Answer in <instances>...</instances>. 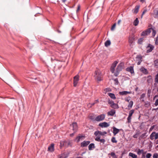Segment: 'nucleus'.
Masks as SVG:
<instances>
[{
    "label": "nucleus",
    "mask_w": 158,
    "mask_h": 158,
    "mask_svg": "<svg viewBox=\"0 0 158 158\" xmlns=\"http://www.w3.org/2000/svg\"><path fill=\"white\" fill-rule=\"evenodd\" d=\"M90 142L89 141H84L81 144V147H84L88 145L90 143Z\"/></svg>",
    "instance_id": "nucleus-17"
},
{
    "label": "nucleus",
    "mask_w": 158,
    "mask_h": 158,
    "mask_svg": "<svg viewBox=\"0 0 158 158\" xmlns=\"http://www.w3.org/2000/svg\"><path fill=\"white\" fill-rule=\"evenodd\" d=\"M87 106H88V107L89 108H91L92 106H91V105L90 103H89L88 104Z\"/></svg>",
    "instance_id": "nucleus-59"
},
{
    "label": "nucleus",
    "mask_w": 158,
    "mask_h": 158,
    "mask_svg": "<svg viewBox=\"0 0 158 158\" xmlns=\"http://www.w3.org/2000/svg\"><path fill=\"white\" fill-rule=\"evenodd\" d=\"M63 145L64 146L67 147L69 146L71 147L72 144L71 142L69 141H64L63 142Z\"/></svg>",
    "instance_id": "nucleus-12"
},
{
    "label": "nucleus",
    "mask_w": 158,
    "mask_h": 158,
    "mask_svg": "<svg viewBox=\"0 0 158 158\" xmlns=\"http://www.w3.org/2000/svg\"><path fill=\"white\" fill-rule=\"evenodd\" d=\"M82 138H84L85 136L81 134H79L78 136H77L75 139V141H76L77 143H78L81 139Z\"/></svg>",
    "instance_id": "nucleus-15"
},
{
    "label": "nucleus",
    "mask_w": 158,
    "mask_h": 158,
    "mask_svg": "<svg viewBox=\"0 0 158 158\" xmlns=\"http://www.w3.org/2000/svg\"><path fill=\"white\" fill-rule=\"evenodd\" d=\"M94 102H95V104H96V103H98V102H99V100H98V99H97V100H95L94 101Z\"/></svg>",
    "instance_id": "nucleus-57"
},
{
    "label": "nucleus",
    "mask_w": 158,
    "mask_h": 158,
    "mask_svg": "<svg viewBox=\"0 0 158 158\" xmlns=\"http://www.w3.org/2000/svg\"><path fill=\"white\" fill-rule=\"evenodd\" d=\"M140 7L139 5L136 6L135 8L132 10V11L134 14H137L139 11V9Z\"/></svg>",
    "instance_id": "nucleus-18"
},
{
    "label": "nucleus",
    "mask_w": 158,
    "mask_h": 158,
    "mask_svg": "<svg viewBox=\"0 0 158 158\" xmlns=\"http://www.w3.org/2000/svg\"><path fill=\"white\" fill-rule=\"evenodd\" d=\"M75 133L76 132H74H74L73 133H72L70 134V136L71 137H72V136H73Z\"/></svg>",
    "instance_id": "nucleus-58"
},
{
    "label": "nucleus",
    "mask_w": 158,
    "mask_h": 158,
    "mask_svg": "<svg viewBox=\"0 0 158 158\" xmlns=\"http://www.w3.org/2000/svg\"><path fill=\"white\" fill-rule=\"evenodd\" d=\"M152 31V28H148L146 30L143 31L141 34L142 36H146L149 35Z\"/></svg>",
    "instance_id": "nucleus-5"
},
{
    "label": "nucleus",
    "mask_w": 158,
    "mask_h": 158,
    "mask_svg": "<svg viewBox=\"0 0 158 158\" xmlns=\"http://www.w3.org/2000/svg\"><path fill=\"white\" fill-rule=\"evenodd\" d=\"M111 44L110 41V40H107L105 43V45L106 47H107L110 45Z\"/></svg>",
    "instance_id": "nucleus-32"
},
{
    "label": "nucleus",
    "mask_w": 158,
    "mask_h": 158,
    "mask_svg": "<svg viewBox=\"0 0 158 158\" xmlns=\"http://www.w3.org/2000/svg\"><path fill=\"white\" fill-rule=\"evenodd\" d=\"M140 134L139 131H138L136 132V133L133 135V137L134 138H137L138 137V135Z\"/></svg>",
    "instance_id": "nucleus-40"
},
{
    "label": "nucleus",
    "mask_w": 158,
    "mask_h": 158,
    "mask_svg": "<svg viewBox=\"0 0 158 158\" xmlns=\"http://www.w3.org/2000/svg\"><path fill=\"white\" fill-rule=\"evenodd\" d=\"M131 116H128V117H127V122L128 123H130L131 122Z\"/></svg>",
    "instance_id": "nucleus-47"
},
{
    "label": "nucleus",
    "mask_w": 158,
    "mask_h": 158,
    "mask_svg": "<svg viewBox=\"0 0 158 158\" xmlns=\"http://www.w3.org/2000/svg\"><path fill=\"white\" fill-rule=\"evenodd\" d=\"M119 72L120 71L116 70V72L114 73V75L116 77L118 76L119 73Z\"/></svg>",
    "instance_id": "nucleus-48"
},
{
    "label": "nucleus",
    "mask_w": 158,
    "mask_h": 158,
    "mask_svg": "<svg viewBox=\"0 0 158 158\" xmlns=\"http://www.w3.org/2000/svg\"><path fill=\"white\" fill-rule=\"evenodd\" d=\"M105 117V115L104 114H102L98 116L95 118L94 120L97 122H100L104 120Z\"/></svg>",
    "instance_id": "nucleus-3"
},
{
    "label": "nucleus",
    "mask_w": 158,
    "mask_h": 158,
    "mask_svg": "<svg viewBox=\"0 0 158 158\" xmlns=\"http://www.w3.org/2000/svg\"><path fill=\"white\" fill-rule=\"evenodd\" d=\"M158 139V133H156V134H155V139Z\"/></svg>",
    "instance_id": "nucleus-55"
},
{
    "label": "nucleus",
    "mask_w": 158,
    "mask_h": 158,
    "mask_svg": "<svg viewBox=\"0 0 158 158\" xmlns=\"http://www.w3.org/2000/svg\"><path fill=\"white\" fill-rule=\"evenodd\" d=\"M116 25V23H114L113 25V26H112V27H111V30L113 31V30H114V29H115V27Z\"/></svg>",
    "instance_id": "nucleus-45"
},
{
    "label": "nucleus",
    "mask_w": 158,
    "mask_h": 158,
    "mask_svg": "<svg viewBox=\"0 0 158 158\" xmlns=\"http://www.w3.org/2000/svg\"><path fill=\"white\" fill-rule=\"evenodd\" d=\"M110 155L113 157L116 155L115 153L114 152H111L110 154Z\"/></svg>",
    "instance_id": "nucleus-56"
},
{
    "label": "nucleus",
    "mask_w": 158,
    "mask_h": 158,
    "mask_svg": "<svg viewBox=\"0 0 158 158\" xmlns=\"http://www.w3.org/2000/svg\"><path fill=\"white\" fill-rule=\"evenodd\" d=\"M145 96V94H141L140 97V99H143L144 98V97Z\"/></svg>",
    "instance_id": "nucleus-53"
},
{
    "label": "nucleus",
    "mask_w": 158,
    "mask_h": 158,
    "mask_svg": "<svg viewBox=\"0 0 158 158\" xmlns=\"http://www.w3.org/2000/svg\"><path fill=\"white\" fill-rule=\"evenodd\" d=\"M154 105L155 106H156L158 105V99H157L154 103Z\"/></svg>",
    "instance_id": "nucleus-54"
},
{
    "label": "nucleus",
    "mask_w": 158,
    "mask_h": 158,
    "mask_svg": "<svg viewBox=\"0 0 158 158\" xmlns=\"http://www.w3.org/2000/svg\"><path fill=\"white\" fill-rule=\"evenodd\" d=\"M97 141L98 142H100L101 143H102L103 144H104L105 142V140L104 139H99V138H98V139H97Z\"/></svg>",
    "instance_id": "nucleus-34"
},
{
    "label": "nucleus",
    "mask_w": 158,
    "mask_h": 158,
    "mask_svg": "<svg viewBox=\"0 0 158 158\" xmlns=\"http://www.w3.org/2000/svg\"><path fill=\"white\" fill-rule=\"evenodd\" d=\"M98 131V133L99 134V135H101V136H104L106 134H107V132L105 131Z\"/></svg>",
    "instance_id": "nucleus-31"
},
{
    "label": "nucleus",
    "mask_w": 158,
    "mask_h": 158,
    "mask_svg": "<svg viewBox=\"0 0 158 158\" xmlns=\"http://www.w3.org/2000/svg\"><path fill=\"white\" fill-rule=\"evenodd\" d=\"M108 103L110 105L111 107L115 109H118L119 108L118 105L115 103L112 100L109 99L108 101Z\"/></svg>",
    "instance_id": "nucleus-2"
},
{
    "label": "nucleus",
    "mask_w": 158,
    "mask_h": 158,
    "mask_svg": "<svg viewBox=\"0 0 158 158\" xmlns=\"http://www.w3.org/2000/svg\"><path fill=\"white\" fill-rule=\"evenodd\" d=\"M155 40L158 41V35L156 38Z\"/></svg>",
    "instance_id": "nucleus-64"
},
{
    "label": "nucleus",
    "mask_w": 158,
    "mask_h": 158,
    "mask_svg": "<svg viewBox=\"0 0 158 158\" xmlns=\"http://www.w3.org/2000/svg\"><path fill=\"white\" fill-rule=\"evenodd\" d=\"M146 133H144L143 134L141 135L142 137H145L146 136Z\"/></svg>",
    "instance_id": "nucleus-60"
},
{
    "label": "nucleus",
    "mask_w": 158,
    "mask_h": 158,
    "mask_svg": "<svg viewBox=\"0 0 158 158\" xmlns=\"http://www.w3.org/2000/svg\"><path fill=\"white\" fill-rule=\"evenodd\" d=\"M124 66V63H121L117 66L116 70L120 71L122 70Z\"/></svg>",
    "instance_id": "nucleus-11"
},
{
    "label": "nucleus",
    "mask_w": 158,
    "mask_h": 158,
    "mask_svg": "<svg viewBox=\"0 0 158 158\" xmlns=\"http://www.w3.org/2000/svg\"><path fill=\"white\" fill-rule=\"evenodd\" d=\"M152 156V154L150 153H148L146 154V158H150Z\"/></svg>",
    "instance_id": "nucleus-49"
},
{
    "label": "nucleus",
    "mask_w": 158,
    "mask_h": 158,
    "mask_svg": "<svg viewBox=\"0 0 158 158\" xmlns=\"http://www.w3.org/2000/svg\"><path fill=\"white\" fill-rule=\"evenodd\" d=\"M137 60L138 61L137 64L139 65L140 64L142 61V56L141 55H139L137 56L136 57Z\"/></svg>",
    "instance_id": "nucleus-13"
},
{
    "label": "nucleus",
    "mask_w": 158,
    "mask_h": 158,
    "mask_svg": "<svg viewBox=\"0 0 158 158\" xmlns=\"http://www.w3.org/2000/svg\"><path fill=\"white\" fill-rule=\"evenodd\" d=\"M129 156H131L132 158H138L137 155L131 152H130L129 153Z\"/></svg>",
    "instance_id": "nucleus-25"
},
{
    "label": "nucleus",
    "mask_w": 158,
    "mask_h": 158,
    "mask_svg": "<svg viewBox=\"0 0 158 158\" xmlns=\"http://www.w3.org/2000/svg\"><path fill=\"white\" fill-rule=\"evenodd\" d=\"M107 94L110 97V98L114 100L116 99V98L114 94L110 93H108Z\"/></svg>",
    "instance_id": "nucleus-23"
},
{
    "label": "nucleus",
    "mask_w": 158,
    "mask_h": 158,
    "mask_svg": "<svg viewBox=\"0 0 158 158\" xmlns=\"http://www.w3.org/2000/svg\"><path fill=\"white\" fill-rule=\"evenodd\" d=\"M144 40L143 38H141L139 39L138 40V43L139 44H142L143 41Z\"/></svg>",
    "instance_id": "nucleus-37"
},
{
    "label": "nucleus",
    "mask_w": 158,
    "mask_h": 158,
    "mask_svg": "<svg viewBox=\"0 0 158 158\" xmlns=\"http://www.w3.org/2000/svg\"><path fill=\"white\" fill-rule=\"evenodd\" d=\"M37 80L36 78H35L34 79H31V80H29V81L33 83L36 84L37 83V82L36 81Z\"/></svg>",
    "instance_id": "nucleus-38"
},
{
    "label": "nucleus",
    "mask_w": 158,
    "mask_h": 158,
    "mask_svg": "<svg viewBox=\"0 0 158 158\" xmlns=\"http://www.w3.org/2000/svg\"><path fill=\"white\" fill-rule=\"evenodd\" d=\"M54 144L53 143L51 144L49 146L48 149V151L51 152H52L54 151Z\"/></svg>",
    "instance_id": "nucleus-14"
},
{
    "label": "nucleus",
    "mask_w": 158,
    "mask_h": 158,
    "mask_svg": "<svg viewBox=\"0 0 158 158\" xmlns=\"http://www.w3.org/2000/svg\"><path fill=\"white\" fill-rule=\"evenodd\" d=\"M134 110H131L129 112V116H132L133 114L134 113Z\"/></svg>",
    "instance_id": "nucleus-42"
},
{
    "label": "nucleus",
    "mask_w": 158,
    "mask_h": 158,
    "mask_svg": "<svg viewBox=\"0 0 158 158\" xmlns=\"http://www.w3.org/2000/svg\"><path fill=\"white\" fill-rule=\"evenodd\" d=\"M143 150L138 149L137 152V153L138 155H140L141 154L143 153Z\"/></svg>",
    "instance_id": "nucleus-35"
},
{
    "label": "nucleus",
    "mask_w": 158,
    "mask_h": 158,
    "mask_svg": "<svg viewBox=\"0 0 158 158\" xmlns=\"http://www.w3.org/2000/svg\"><path fill=\"white\" fill-rule=\"evenodd\" d=\"M97 132L98 131H95L94 133V135L96 137L95 139V140L96 141H97V139H98V138H99V139H100L101 136L99 135V134Z\"/></svg>",
    "instance_id": "nucleus-19"
},
{
    "label": "nucleus",
    "mask_w": 158,
    "mask_h": 158,
    "mask_svg": "<svg viewBox=\"0 0 158 158\" xmlns=\"http://www.w3.org/2000/svg\"><path fill=\"white\" fill-rule=\"evenodd\" d=\"M118 63V62L115 61L112 64L111 66L110 70L112 73H114L115 68Z\"/></svg>",
    "instance_id": "nucleus-6"
},
{
    "label": "nucleus",
    "mask_w": 158,
    "mask_h": 158,
    "mask_svg": "<svg viewBox=\"0 0 158 158\" xmlns=\"http://www.w3.org/2000/svg\"><path fill=\"white\" fill-rule=\"evenodd\" d=\"M105 91L106 92H110L111 91V89L110 88H106L105 89Z\"/></svg>",
    "instance_id": "nucleus-52"
},
{
    "label": "nucleus",
    "mask_w": 158,
    "mask_h": 158,
    "mask_svg": "<svg viewBox=\"0 0 158 158\" xmlns=\"http://www.w3.org/2000/svg\"><path fill=\"white\" fill-rule=\"evenodd\" d=\"M129 42L130 43H132L133 42L132 39H131V40L130 39H129Z\"/></svg>",
    "instance_id": "nucleus-63"
},
{
    "label": "nucleus",
    "mask_w": 158,
    "mask_h": 158,
    "mask_svg": "<svg viewBox=\"0 0 158 158\" xmlns=\"http://www.w3.org/2000/svg\"><path fill=\"white\" fill-rule=\"evenodd\" d=\"M113 132L114 135V136L117 133H118L119 132L120 130H122V129H117L115 127H113Z\"/></svg>",
    "instance_id": "nucleus-16"
},
{
    "label": "nucleus",
    "mask_w": 158,
    "mask_h": 158,
    "mask_svg": "<svg viewBox=\"0 0 158 158\" xmlns=\"http://www.w3.org/2000/svg\"><path fill=\"white\" fill-rule=\"evenodd\" d=\"M115 113V111L114 110H111L107 113L108 115L113 116Z\"/></svg>",
    "instance_id": "nucleus-21"
},
{
    "label": "nucleus",
    "mask_w": 158,
    "mask_h": 158,
    "mask_svg": "<svg viewBox=\"0 0 158 158\" xmlns=\"http://www.w3.org/2000/svg\"><path fill=\"white\" fill-rule=\"evenodd\" d=\"M72 125L73 128V131H74V132H76L78 129V126L77 123L75 122H73L72 124Z\"/></svg>",
    "instance_id": "nucleus-8"
},
{
    "label": "nucleus",
    "mask_w": 158,
    "mask_h": 158,
    "mask_svg": "<svg viewBox=\"0 0 158 158\" xmlns=\"http://www.w3.org/2000/svg\"><path fill=\"white\" fill-rule=\"evenodd\" d=\"M155 44L156 45L158 44V41L155 40Z\"/></svg>",
    "instance_id": "nucleus-62"
},
{
    "label": "nucleus",
    "mask_w": 158,
    "mask_h": 158,
    "mask_svg": "<svg viewBox=\"0 0 158 158\" xmlns=\"http://www.w3.org/2000/svg\"><path fill=\"white\" fill-rule=\"evenodd\" d=\"M79 80V76L78 75H77L73 77V86L76 87Z\"/></svg>",
    "instance_id": "nucleus-4"
},
{
    "label": "nucleus",
    "mask_w": 158,
    "mask_h": 158,
    "mask_svg": "<svg viewBox=\"0 0 158 158\" xmlns=\"http://www.w3.org/2000/svg\"><path fill=\"white\" fill-rule=\"evenodd\" d=\"M133 105V102L132 101H131L129 103V104L128 106V108L129 109H130L131 108L132 106Z\"/></svg>",
    "instance_id": "nucleus-30"
},
{
    "label": "nucleus",
    "mask_w": 158,
    "mask_h": 158,
    "mask_svg": "<svg viewBox=\"0 0 158 158\" xmlns=\"http://www.w3.org/2000/svg\"><path fill=\"white\" fill-rule=\"evenodd\" d=\"M155 81L158 84V73L156 75L155 78Z\"/></svg>",
    "instance_id": "nucleus-39"
},
{
    "label": "nucleus",
    "mask_w": 158,
    "mask_h": 158,
    "mask_svg": "<svg viewBox=\"0 0 158 158\" xmlns=\"http://www.w3.org/2000/svg\"><path fill=\"white\" fill-rule=\"evenodd\" d=\"M147 82L148 83H150L152 82V76L150 75L149 76L147 77Z\"/></svg>",
    "instance_id": "nucleus-27"
},
{
    "label": "nucleus",
    "mask_w": 158,
    "mask_h": 158,
    "mask_svg": "<svg viewBox=\"0 0 158 158\" xmlns=\"http://www.w3.org/2000/svg\"><path fill=\"white\" fill-rule=\"evenodd\" d=\"M121 20H119L118 21V24H119L120 23H121Z\"/></svg>",
    "instance_id": "nucleus-61"
},
{
    "label": "nucleus",
    "mask_w": 158,
    "mask_h": 158,
    "mask_svg": "<svg viewBox=\"0 0 158 158\" xmlns=\"http://www.w3.org/2000/svg\"><path fill=\"white\" fill-rule=\"evenodd\" d=\"M154 48V46L151 45L150 44H149L147 46L146 48L147 53H149L151 52Z\"/></svg>",
    "instance_id": "nucleus-7"
},
{
    "label": "nucleus",
    "mask_w": 158,
    "mask_h": 158,
    "mask_svg": "<svg viewBox=\"0 0 158 158\" xmlns=\"http://www.w3.org/2000/svg\"><path fill=\"white\" fill-rule=\"evenodd\" d=\"M130 94V92L126 91H124L122 92H119V94L120 95H127V94Z\"/></svg>",
    "instance_id": "nucleus-26"
},
{
    "label": "nucleus",
    "mask_w": 158,
    "mask_h": 158,
    "mask_svg": "<svg viewBox=\"0 0 158 158\" xmlns=\"http://www.w3.org/2000/svg\"><path fill=\"white\" fill-rule=\"evenodd\" d=\"M98 126L102 128L107 127L109 126V124L107 122H105L100 123L99 124Z\"/></svg>",
    "instance_id": "nucleus-10"
},
{
    "label": "nucleus",
    "mask_w": 158,
    "mask_h": 158,
    "mask_svg": "<svg viewBox=\"0 0 158 158\" xmlns=\"http://www.w3.org/2000/svg\"><path fill=\"white\" fill-rule=\"evenodd\" d=\"M111 141L113 143H117V141L116 140L115 137H112L111 139Z\"/></svg>",
    "instance_id": "nucleus-43"
},
{
    "label": "nucleus",
    "mask_w": 158,
    "mask_h": 158,
    "mask_svg": "<svg viewBox=\"0 0 158 158\" xmlns=\"http://www.w3.org/2000/svg\"><path fill=\"white\" fill-rule=\"evenodd\" d=\"M68 157V155H66L65 153H64L61 155L59 156L58 158H67Z\"/></svg>",
    "instance_id": "nucleus-24"
},
{
    "label": "nucleus",
    "mask_w": 158,
    "mask_h": 158,
    "mask_svg": "<svg viewBox=\"0 0 158 158\" xmlns=\"http://www.w3.org/2000/svg\"><path fill=\"white\" fill-rule=\"evenodd\" d=\"M114 82V84L115 85H118V84L119 82L118 80V79L117 78H116L113 79Z\"/></svg>",
    "instance_id": "nucleus-41"
},
{
    "label": "nucleus",
    "mask_w": 158,
    "mask_h": 158,
    "mask_svg": "<svg viewBox=\"0 0 158 158\" xmlns=\"http://www.w3.org/2000/svg\"><path fill=\"white\" fill-rule=\"evenodd\" d=\"M139 23V21L137 18H136L135 19L133 22V24L135 26H137L138 25Z\"/></svg>",
    "instance_id": "nucleus-28"
},
{
    "label": "nucleus",
    "mask_w": 158,
    "mask_h": 158,
    "mask_svg": "<svg viewBox=\"0 0 158 158\" xmlns=\"http://www.w3.org/2000/svg\"><path fill=\"white\" fill-rule=\"evenodd\" d=\"M153 158H158V154L157 153H155L153 154Z\"/></svg>",
    "instance_id": "nucleus-46"
},
{
    "label": "nucleus",
    "mask_w": 158,
    "mask_h": 158,
    "mask_svg": "<svg viewBox=\"0 0 158 158\" xmlns=\"http://www.w3.org/2000/svg\"><path fill=\"white\" fill-rule=\"evenodd\" d=\"M94 77L95 80L98 82L103 80V75L99 69H97L95 71Z\"/></svg>",
    "instance_id": "nucleus-1"
},
{
    "label": "nucleus",
    "mask_w": 158,
    "mask_h": 158,
    "mask_svg": "<svg viewBox=\"0 0 158 158\" xmlns=\"http://www.w3.org/2000/svg\"><path fill=\"white\" fill-rule=\"evenodd\" d=\"M154 66L157 67L158 66V60H156L154 61Z\"/></svg>",
    "instance_id": "nucleus-44"
},
{
    "label": "nucleus",
    "mask_w": 158,
    "mask_h": 158,
    "mask_svg": "<svg viewBox=\"0 0 158 158\" xmlns=\"http://www.w3.org/2000/svg\"><path fill=\"white\" fill-rule=\"evenodd\" d=\"M95 148V145L94 143H90L88 146V148L89 150H92Z\"/></svg>",
    "instance_id": "nucleus-22"
},
{
    "label": "nucleus",
    "mask_w": 158,
    "mask_h": 158,
    "mask_svg": "<svg viewBox=\"0 0 158 158\" xmlns=\"http://www.w3.org/2000/svg\"><path fill=\"white\" fill-rule=\"evenodd\" d=\"M147 11V10L146 9H145L143 10V12H142V15L141 16V18H142L143 17V15Z\"/></svg>",
    "instance_id": "nucleus-50"
},
{
    "label": "nucleus",
    "mask_w": 158,
    "mask_h": 158,
    "mask_svg": "<svg viewBox=\"0 0 158 158\" xmlns=\"http://www.w3.org/2000/svg\"><path fill=\"white\" fill-rule=\"evenodd\" d=\"M140 71L143 73L145 74H147L148 73L147 70L144 68L142 67L140 69Z\"/></svg>",
    "instance_id": "nucleus-20"
},
{
    "label": "nucleus",
    "mask_w": 158,
    "mask_h": 158,
    "mask_svg": "<svg viewBox=\"0 0 158 158\" xmlns=\"http://www.w3.org/2000/svg\"><path fill=\"white\" fill-rule=\"evenodd\" d=\"M152 28V35L153 37H154L155 36V35L156 33V31L155 29V28Z\"/></svg>",
    "instance_id": "nucleus-33"
},
{
    "label": "nucleus",
    "mask_w": 158,
    "mask_h": 158,
    "mask_svg": "<svg viewBox=\"0 0 158 158\" xmlns=\"http://www.w3.org/2000/svg\"><path fill=\"white\" fill-rule=\"evenodd\" d=\"M155 134H156V132H152L150 135V139L151 140H152L155 137Z\"/></svg>",
    "instance_id": "nucleus-29"
},
{
    "label": "nucleus",
    "mask_w": 158,
    "mask_h": 158,
    "mask_svg": "<svg viewBox=\"0 0 158 158\" xmlns=\"http://www.w3.org/2000/svg\"><path fill=\"white\" fill-rule=\"evenodd\" d=\"M151 89H148V96L150 97L151 94Z\"/></svg>",
    "instance_id": "nucleus-51"
},
{
    "label": "nucleus",
    "mask_w": 158,
    "mask_h": 158,
    "mask_svg": "<svg viewBox=\"0 0 158 158\" xmlns=\"http://www.w3.org/2000/svg\"><path fill=\"white\" fill-rule=\"evenodd\" d=\"M150 106V103L149 102H145L144 106L145 107L148 108Z\"/></svg>",
    "instance_id": "nucleus-36"
},
{
    "label": "nucleus",
    "mask_w": 158,
    "mask_h": 158,
    "mask_svg": "<svg viewBox=\"0 0 158 158\" xmlns=\"http://www.w3.org/2000/svg\"><path fill=\"white\" fill-rule=\"evenodd\" d=\"M126 70L127 71L129 72L131 74H134L133 66H130L127 68Z\"/></svg>",
    "instance_id": "nucleus-9"
}]
</instances>
